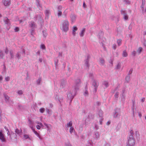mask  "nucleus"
Here are the masks:
<instances>
[{"label": "nucleus", "mask_w": 146, "mask_h": 146, "mask_svg": "<svg viewBox=\"0 0 146 146\" xmlns=\"http://www.w3.org/2000/svg\"><path fill=\"white\" fill-rule=\"evenodd\" d=\"M3 2L4 5L5 6H8L11 4L10 0H3Z\"/></svg>", "instance_id": "f8f14e48"}, {"label": "nucleus", "mask_w": 146, "mask_h": 146, "mask_svg": "<svg viewBox=\"0 0 146 146\" xmlns=\"http://www.w3.org/2000/svg\"><path fill=\"white\" fill-rule=\"evenodd\" d=\"M4 20L5 24H7L8 25H10V21L7 18H5Z\"/></svg>", "instance_id": "aec40b11"}, {"label": "nucleus", "mask_w": 146, "mask_h": 146, "mask_svg": "<svg viewBox=\"0 0 146 146\" xmlns=\"http://www.w3.org/2000/svg\"><path fill=\"white\" fill-rule=\"evenodd\" d=\"M104 146H110V145L109 143H105L104 145Z\"/></svg>", "instance_id": "e2e57ef3"}, {"label": "nucleus", "mask_w": 146, "mask_h": 146, "mask_svg": "<svg viewBox=\"0 0 146 146\" xmlns=\"http://www.w3.org/2000/svg\"><path fill=\"white\" fill-rule=\"evenodd\" d=\"M120 109L119 108H116L114 110L113 114V117L114 118L118 117L120 116Z\"/></svg>", "instance_id": "20e7f679"}, {"label": "nucleus", "mask_w": 146, "mask_h": 146, "mask_svg": "<svg viewBox=\"0 0 146 146\" xmlns=\"http://www.w3.org/2000/svg\"><path fill=\"white\" fill-rule=\"evenodd\" d=\"M80 80L79 79L77 80L75 82V85L74 86V89L76 91L78 90L80 87Z\"/></svg>", "instance_id": "39448f33"}, {"label": "nucleus", "mask_w": 146, "mask_h": 146, "mask_svg": "<svg viewBox=\"0 0 146 146\" xmlns=\"http://www.w3.org/2000/svg\"><path fill=\"white\" fill-rule=\"evenodd\" d=\"M3 79L2 76L0 75V83L1 82V81Z\"/></svg>", "instance_id": "0e129e2a"}, {"label": "nucleus", "mask_w": 146, "mask_h": 146, "mask_svg": "<svg viewBox=\"0 0 146 146\" xmlns=\"http://www.w3.org/2000/svg\"><path fill=\"white\" fill-rule=\"evenodd\" d=\"M17 93L19 95H21L23 94V92L22 90H19L17 92Z\"/></svg>", "instance_id": "49530a36"}, {"label": "nucleus", "mask_w": 146, "mask_h": 146, "mask_svg": "<svg viewBox=\"0 0 146 146\" xmlns=\"http://www.w3.org/2000/svg\"><path fill=\"white\" fill-rule=\"evenodd\" d=\"M103 112L102 110H100L98 111V114L100 118H103Z\"/></svg>", "instance_id": "6ab92c4d"}, {"label": "nucleus", "mask_w": 146, "mask_h": 146, "mask_svg": "<svg viewBox=\"0 0 146 146\" xmlns=\"http://www.w3.org/2000/svg\"><path fill=\"white\" fill-rule=\"evenodd\" d=\"M125 94H122L121 96L122 101H124L125 100Z\"/></svg>", "instance_id": "58836bf2"}, {"label": "nucleus", "mask_w": 146, "mask_h": 146, "mask_svg": "<svg viewBox=\"0 0 146 146\" xmlns=\"http://www.w3.org/2000/svg\"><path fill=\"white\" fill-rule=\"evenodd\" d=\"M3 54L2 52L0 50V58H3Z\"/></svg>", "instance_id": "8fccbe9b"}, {"label": "nucleus", "mask_w": 146, "mask_h": 146, "mask_svg": "<svg viewBox=\"0 0 146 146\" xmlns=\"http://www.w3.org/2000/svg\"><path fill=\"white\" fill-rule=\"evenodd\" d=\"M65 84L66 82L64 80H63L62 81L60 84V86L62 88H63L65 86Z\"/></svg>", "instance_id": "5701e85b"}, {"label": "nucleus", "mask_w": 146, "mask_h": 146, "mask_svg": "<svg viewBox=\"0 0 146 146\" xmlns=\"http://www.w3.org/2000/svg\"><path fill=\"white\" fill-rule=\"evenodd\" d=\"M30 127L31 128L35 134L40 139V140L42 139L40 135L38 133H37L35 130V129L33 128V127L31 125H30Z\"/></svg>", "instance_id": "9d476101"}, {"label": "nucleus", "mask_w": 146, "mask_h": 146, "mask_svg": "<svg viewBox=\"0 0 146 146\" xmlns=\"http://www.w3.org/2000/svg\"><path fill=\"white\" fill-rule=\"evenodd\" d=\"M62 9V7L61 6H59L58 7V11H61Z\"/></svg>", "instance_id": "79ce46f5"}, {"label": "nucleus", "mask_w": 146, "mask_h": 146, "mask_svg": "<svg viewBox=\"0 0 146 146\" xmlns=\"http://www.w3.org/2000/svg\"><path fill=\"white\" fill-rule=\"evenodd\" d=\"M119 94L118 92L116 93L114 96L116 98H118Z\"/></svg>", "instance_id": "4d7b16f0"}, {"label": "nucleus", "mask_w": 146, "mask_h": 146, "mask_svg": "<svg viewBox=\"0 0 146 146\" xmlns=\"http://www.w3.org/2000/svg\"><path fill=\"white\" fill-rule=\"evenodd\" d=\"M90 58V56L89 55H88L87 57V58L85 62V64L86 66L87 67H88L89 66V58Z\"/></svg>", "instance_id": "a211bd4d"}, {"label": "nucleus", "mask_w": 146, "mask_h": 146, "mask_svg": "<svg viewBox=\"0 0 146 146\" xmlns=\"http://www.w3.org/2000/svg\"><path fill=\"white\" fill-rule=\"evenodd\" d=\"M0 140L2 142H6V140L3 134L2 133V130L0 131Z\"/></svg>", "instance_id": "0eeeda50"}, {"label": "nucleus", "mask_w": 146, "mask_h": 146, "mask_svg": "<svg viewBox=\"0 0 146 146\" xmlns=\"http://www.w3.org/2000/svg\"><path fill=\"white\" fill-rule=\"evenodd\" d=\"M142 48L141 47H139L137 51L138 54H139L142 51Z\"/></svg>", "instance_id": "c85d7f7f"}, {"label": "nucleus", "mask_w": 146, "mask_h": 146, "mask_svg": "<svg viewBox=\"0 0 146 146\" xmlns=\"http://www.w3.org/2000/svg\"><path fill=\"white\" fill-rule=\"evenodd\" d=\"M22 131L21 129L19 130L18 129H16L15 130V132L17 134L20 135V134L22 133Z\"/></svg>", "instance_id": "bb28decb"}, {"label": "nucleus", "mask_w": 146, "mask_h": 146, "mask_svg": "<svg viewBox=\"0 0 146 146\" xmlns=\"http://www.w3.org/2000/svg\"><path fill=\"white\" fill-rule=\"evenodd\" d=\"M143 44L145 46H146V41L145 40H144Z\"/></svg>", "instance_id": "774afa93"}, {"label": "nucleus", "mask_w": 146, "mask_h": 146, "mask_svg": "<svg viewBox=\"0 0 146 146\" xmlns=\"http://www.w3.org/2000/svg\"><path fill=\"white\" fill-rule=\"evenodd\" d=\"M49 12L48 10H46L45 11V15H46V17H47L48 18L49 16Z\"/></svg>", "instance_id": "72a5a7b5"}, {"label": "nucleus", "mask_w": 146, "mask_h": 146, "mask_svg": "<svg viewBox=\"0 0 146 146\" xmlns=\"http://www.w3.org/2000/svg\"><path fill=\"white\" fill-rule=\"evenodd\" d=\"M23 139H29L31 140V138L27 135L24 134L23 136Z\"/></svg>", "instance_id": "b1692460"}, {"label": "nucleus", "mask_w": 146, "mask_h": 146, "mask_svg": "<svg viewBox=\"0 0 146 146\" xmlns=\"http://www.w3.org/2000/svg\"><path fill=\"white\" fill-rule=\"evenodd\" d=\"M100 137V135L99 134L98 132L97 131L94 132V137L96 139L98 140Z\"/></svg>", "instance_id": "2eb2a0df"}, {"label": "nucleus", "mask_w": 146, "mask_h": 146, "mask_svg": "<svg viewBox=\"0 0 146 146\" xmlns=\"http://www.w3.org/2000/svg\"><path fill=\"white\" fill-rule=\"evenodd\" d=\"M29 26L32 29L35 28L36 27L35 23L33 21H31L29 22Z\"/></svg>", "instance_id": "4468645a"}, {"label": "nucleus", "mask_w": 146, "mask_h": 146, "mask_svg": "<svg viewBox=\"0 0 146 146\" xmlns=\"http://www.w3.org/2000/svg\"><path fill=\"white\" fill-rule=\"evenodd\" d=\"M38 124H39V125H40V127H43V125H42V123H37Z\"/></svg>", "instance_id": "338daca9"}, {"label": "nucleus", "mask_w": 146, "mask_h": 146, "mask_svg": "<svg viewBox=\"0 0 146 146\" xmlns=\"http://www.w3.org/2000/svg\"><path fill=\"white\" fill-rule=\"evenodd\" d=\"M121 13L122 15H123V18L125 20H127L128 19V16L125 11L121 10Z\"/></svg>", "instance_id": "1a4fd4ad"}, {"label": "nucleus", "mask_w": 146, "mask_h": 146, "mask_svg": "<svg viewBox=\"0 0 146 146\" xmlns=\"http://www.w3.org/2000/svg\"><path fill=\"white\" fill-rule=\"evenodd\" d=\"M5 80L7 81H8L10 80V77L9 76H7L5 78Z\"/></svg>", "instance_id": "de8ad7c7"}, {"label": "nucleus", "mask_w": 146, "mask_h": 146, "mask_svg": "<svg viewBox=\"0 0 146 146\" xmlns=\"http://www.w3.org/2000/svg\"><path fill=\"white\" fill-rule=\"evenodd\" d=\"M69 23L68 21L65 20L62 23L61 29L64 32H67L69 30Z\"/></svg>", "instance_id": "f03ea898"}, {"label": "nucleus", "mask_w": 146, "mask_h": 146, "mask_svg": "<svg viewBox=\"0 0 146 146\" xmlns=\"http://www.w3.org/2000/svg\"><path fill=\"white\" fill-rule=\"evenodd\" d=\"M62 14V13L61 11H58V16H60Z\"/></svg>", "instance_id": "5fc2aeb1"}, {"label": "nucleus", "mask_w": 146, "mask_h": 146, "mask_svg": "<svg viewBox=\"0 0 146 146\" xmlns=\"http://www.w3.org/2000/svg\"><path fill=\"white\" fill-rule=\"evenodd\" d=\"M85 31V29L84 28H83L81 31V33H80V35L81 37H83L84 36Z\"/></svg>", "instance_id": "412c9836"}, {"label": "nucleus", "mask_w": 146, "mask_h": 146, "mask_svg": "<svg viewBox=\"0 0 146 146\" xmlns=\"http://www.w3.org/2000/svg\"><path fill=\"white\" fill-rule=\"evenodd\" d=\"M83 128V126H82V125H80L79 126V129L81 131H82Z\"/></svg>", "instance_id": "052dcab7"}, {"label": "nucleus", "mask_w": 146, "mask_h": 146, "mask_svg": "<svg viewBox=\"0 0 146 146\" xmlns=\"http://www.w3.org/2000/svg\"><path fill=\"white\" fill-rule=\"evenodd\" d=\"M92 86L94 87V93H96L97 90V88L99 86V83L97 82L95 80H93L92 83Z\"/></svg>", "instance_id": "423d86ee"}, {"label": "nucleus", "mask_w": 146, "mask_h": 146, "mask_svg": "<svg viewBox=\"0 0 146 146\" xmlns=\"http://www.w3.org/2000/svg\"><path fill=\"white\" fill-rule=\"evenodd\" d=\"M76 91L74 90L72 92H69L67 94V97L68 99L70 100L69 104H70L72 100L73 99L74 96L76 95Z\"/></svg>", "instance_id": "7ed1b4c3"}, {"label": "nucleus", "mask_w": 146, "mask_h": 146, "mask_svg": "<svg viewBox=\"0 0 146 146\" xmlns=\"http://www.w3.org/2000/svg\"><path fill=\"white\" fill-rule=\"evenodd\" d=\"M122 40L121 39H118L117 41V42L118 44V45L119 46H120Z\"/></svg>", "instance_id": "473e14b6"}, {"label": "nucleus", "mask_w": 146, "mask_h": 146, "mask_svg": "<svg viewBox=\"0 0 146 146\" xmlns=\"http://www.w3.org/2000/svg\"><path fill=\"white\" fill-rule=\"evenodd\" d=\"M95 105L97 106H99L101 105V103L99 102H96Z\"/></svg>", "instance_id": "3c124183"}, {"label": "nucleus", "mask_w": 146, "mask_h": 146, "mask_svg": "<svg viewBox=\"0 0 146 146\" xmlns=\"http://www.w3.org/2000/svg\"><path fill=\"white\" fill-rule=\"evenodd\" d=\"M29 126H30V125H31L33 126V122L30 119L29 120Z\"/></svg>", "instance_id": "864d4df0"}, {"label": "nucleus", "mask_w": 146, "mask_h": 146, "mask_svg": "<svg viewBox=\"0 0 146 146\" xmlns=\"http://www.w3.org/2000/svg\"><path fill=\"white\" fill-rule=\"evenodd\" d=\"M139 136V133L135 131V133L131 130L130 131V135L128 138V143L127 146H133L135 144V139L134 137Z\"/></svg>", "instance_id": "f257e3e1"}, {"label": "nucleus", "mask_w": 146, "mask_h": 146, "mask_svg": "<svg viewBox=\"0 0 146 146\" xmlns=\"http://www.w3.org/2000/svg\"><path fill=\"white\" fill-rule=\"evenodd\" d=\"M103 118H100V120H99V122L100 124L102 125V121H103Z\"/></svg>", "instance_id": "13d9d810"}, {"label": "nucleus", "mask_w": 146, "mask_h": 146, "mask_svg": "<svg viewBox=\"0 0 146 146\" xmlns=\"http://www.w3.org/2000/svg\"><path fill=\"white\" fill-rule=\"evenodd\" d=\"M133 107L132 108V110L133 111V116H134V111L133 106H134V104H135V102L133 100Z\"/></svg>", "instance_id": "a18cd8bd"}, {"label": "nucleus", "mask_w": 146, "mask_h": 146, "mask_svg": "<svg viewBox=\"0 0 146 146\" xmlns=\"http://www.w3.org/2000/svg\"><path fill=\"white\" fill-rule=\"evenodd\" d=\"M45 111V109L44 108H41L39 110L40 112L41 113H43Z\"/></svg>", "instance_id": "a19ab883"}, {"label": "nucleus", "mask_w": 146, "mask_h": 146, "mask_svg": "<svg viewBox=\"0 0 146 146\" xmlns=\"http://www.w3.org/2000/svg\"><path fill=\"white\" fill-rule=\"evenodd\" d=\"M4 96L5 98V100L6 102H11L12 103H13V102L12 100H10L9 98L5 94H4Z\"/></svg>", "instance_id": "ddd939ff"}, {"label": "nucleus", "mask_w": 146, "mask_h": 146, "mask_svg": "<svg viewBox=\"0 0 146 146\" xmlns=\"http://www.w3.org/2000/svg\"><path fill=\"white\" fill-rule=\"evenodd\" d=\"M69 131L71 134H72V133L74 132L75 130L73 126L70 127Z\"/></svg>", "instance_id": "7c9ffc66"}, {"label": "nucleus", "mask_w": 146, "mask_h": 146, "mask_svg": "<svg viewBox=\"0 0 146 146\" xmlns=\"http://www.w3.org/2000/svg\"><path fill=\"white\" fill-rule=\"evenodd\" d=\"M72 121H70L68 123H67L66 127L67 128H68L69 127H72Z\"/></svg>", "instance_id": "4be33fe9"}, {"label": "nucleus", "mask_w": 146, "mask_h": 146, "mask_svg": "<svg viewBox=\"0 0 146 146\" xmlns=\"http://www.w3.org/2000/svg\"><path fill=\"white\" fill-rule=\"evenodd\" d=\"M137 54V52L135 51H133L132 53H131V55L133 56H135Z\"/></svg>", "instance_id": "c03bdc74"}, {"label": "nucleus", "mask_w": 146, "mask_h": 146, "mask_svg": "<svg viewBox=\"0 0 146 146\" xmlns=\"http://www.w3.org/2000/svg\"><path fill=\"white\" fill-rule=\"evenodd\" d=\"M41 80V78H39L36 81V83L37 85H40V81Z\"/></svg>", "instance_id": "f704fd0d"}, {"label": "nucleus", "mask_w": 146, "mask_h": 146, "mask_svg": "<svg viewBox=\"0 0 146 146\" xmlns=\"http://www.w3.org/2000/svg\"><path fill=\"white\" fill-rule=\"evenodd\" d=\"M89 76L90 77L92 78V79H93V74L92 73H90V74H89Z\"/></svg>", "instance_id": "603ef678"}, {"label": "nucleus", "mask_w": 146, "mask_h": 146, "mask_svg": "<svg viewBox=\"0 0 146 146\" xmlns=\"http://www.w3.org/2000/svg\"><path fill=\"white\" fill-rule=\"evenodd\" d=\"M78 30L76 26H74L73 27L72 32V34L74 36H75L76 33V31H77Z\"/></svg>", "instance_id": "dca6fc26"}, {"label": "nucleus", "mask_w": 146, "mask_h": 146, "mask_svg": "<svg viewBox=\"0 0 146 146\" xmlns=\"http://www.w3.org/2000/svg\"><path fill=\"white\" fill-rule=\"evenodd\" d=\"M14 30L15 32H17L19 31V29L18 27H16L14 29Z\"/></svg>", "instance_id": "6e6d98bb"}, {"label": "nucleus", "mask_w": 146, "mask_h": 146, "mask_svg": "<svg viewBox=\"0 0 146 146\" xmlns=\"http://www.w3.org/2000/svg\"><path fill=\"white\" fill-rule=\"evenodd\" d=\"M121 64L120 63H118L117 65L116 68L117 69H119L121 67Z\"/></svg>", "instance_id": "4c0bfd02"}, {"label": "nucleus", "mask_w": 146, "mask_h": 146, "mask_svg": "<svg viewBox=\"0 0 146 146\" xmlns=\"http://www.w3.org/2000/svg\"><path fill=\"white\" fill-rule=\"evenodd\" d=\"M132 71H133L132 69L131 68L130 69V70H129V72L128 73V75H129L130 76V75L132 73Z\"/></svg>", "instance_id": "09e8293b"}, {"label": "nucleus", "mask_w": 146, "mask_h": 146, "mask_svg": "<svg viewBox=\"0 0 146 146\" xmlns=\"http://www.w3.org/2000/svg\"><path fill=\"white\" fill-rule=\"evenodd\" d=\"M127 53L126 50L123 51L122 53V56L123 57H126L127 56Z\"/></svg>", "instance_id": "a878e982"}, {"label": "nucleus", "mask_w": 146, "mask_h": 146, "mask_svg": "<svg viewBox=\"0 0 146 146\" xmlns=\"http://www.w3.org/2000/svg\"><path fill=\"white\" fill-rule=\"evenodd\" d=\"M102 85L104 86V88H106L109 86L108 83L106 81H104L102 83Z\"/></svg>", "instance_id": "f3484780"}, {"label": "nucleus", "mask_w": 146, "mask_h": 146, "mask_svg": "<svg viewBox=\"0 0 146 146\" xmlns=\"http://www.w3.org/2000/svg\"><path fill=\"white\" fill-rule=\"evenodd\" d=\"M42 33L43 36L45 38H46L47 35V34L46 33V31L43 30L42 31Z\"/></svg>", "instance_id": "cd10ccee"}, {"label": "nucleus", "mask_w": 146, "mask_h": 146, "mask_svg": "<svg viewBox=\"0 0 146 146\" xmlns=\"http://www.w3.org/2000/svg\"><path fill=\"white\" fill-rule=\"evenodd\" d=\"M40 48L43 50H45L46 49V47L45 45L43 44H41L40 45Z\"/></svg>", "instance_id": "ea45409f"}, {"label": "nucleus", "mask_w": 146, "mask_h": 146, "mask_svg": "<svg viewBox=\"0 0 146 146\" xmlns=\"http://www.w3.org/2000/svg\"><path fill=\"white\" fill-rule=\"evenodd\" d=\"M46 111L47 113L50 115H51L52 113V111L48 108H46Z\"/></svg>", "instance_id": "c756f323"}, {"label": "nucleus", "mask_w": 146, "mask_h": 146, "mask_svg": "<svg viewBox=\"0 0 146 146\" xmlns=\"http://www.w3.org/2000/svg\"><path fill=\"white\" fill-rule=\"evenodd\" d=\"M130 76L129 75H127L125 77V80L127 82H129L130 81Z\"/></svg>", "instance_id": "393cba45"}, {"label": "nucleus", "mask_w": 146, "mask_h": 146, "mask_svg": "<svg viewBox=\"0 0 146 146\" xmlns=\"http://www.w3.org/2000/svg\"><path fill=\"white\" fill-rule=\"evenodd\" d=\"M10 54L11 56V59L13 58V54L12 51H11L10 52Z\"/></svg>", "instance_id": "37998d69"}, {"label": "nucleus", "mask_w": 146, "mask_h": 146, "mask_svg": "<svg viewBox=\"0 0 146 146\" xmlns=\"http://www.w3.org/2000/svg\"><path fill=\"white\" fill-rule=\"evenodd\" d=\"M8 51V50L7 48H6L5 50V53L7 54Z\"/></svg>", "instance_id": "69168bd1"}, {"label": "nucleus", "mask_w": 146, "mask_h": 146, "mask_svg": "<svg viewBox=\"0 0 146 146\" xmlns=\"http://www.w3.org/2000/svg\"><path fill=\"white\" fill-rule=\"evenodd\" d=\"M112 48L114 50H115L116 48V45L115 44H113V45Z\"/></svg>", "instance_id": "bf43d9fd"}, {"label": "nucleus", "mask_w": 146, "mask_h": 146, "mask_svg": "<svg viewBox=\"0 0 146 146\" xmlns=\"http://www.w3.org/2000/svg\"><path fill=\"white\" fill-rule=\"evenodd\" d=\"M70 17L72 23H74L76 21L77 17L76 15L72 13L70 15Z\"/></svg>", "instance_id": "6e6552de"}, {"label": "nucleus", "mask_w": 146, "mask_h": 146, "mask_svg": "<svg viewBox=\"0 0 146 146\" xmlns=\"http://www.w3.org/2000/svg\"><path fill=\"white\" fill-rule=\"evenodd\" d=\"M20 53V52H18L16 55V57L18 59H19L20 58L21 55Z\"/></svg>", "instance_id": "2f4dec72"}, {"label": "nucleus", "mask_w": 146, "mask_h": 146, "mask_svg": "<svg viewBox=\"0 0 146 146\" xmlns=\"http://www.w3.org/2000/svg\"><path fill=\"white\" fill-rule=\"evenodd\" d=\"M100 62L101 64L103 65L104 63V61L103 58H101L100 60Z\"/></svg>", "instance_id": "e433bc0d"}, {"label": "nucleus", "mask_w": 146, "mask_h": 146, "mask_svg": "<svg viewBox=\"0 0 146 146\" xmlns=\"http://www.w3.org/2000/svg\"><path fill=\"white\" fill-rule=\"evenodd\" d=\"M36 127L38 129H40L41 127L40 125H37L36 126Z\"/></svg>", "instance_id": "680f3d73"}, {"label": "nucleus", "mask_w": 146, "mask_h": 146, "mask_svg": "<svg viewBox=\"0 0 146 146\" xmlns=\"http://www.w3.org/2000/svg\"><path fill=\"white\" fill-rule=\"evenodd\" d=\"M36 1L37 3V6H38V7H39L40 8H42L41 5L40 3L39 0H36Z\"/></svg>", "instance_id": "c9c22d12"}, {"label": "nucleus", "mask_w": 146, "mask_h": 146, "mask_svg": "<svg viewBox=\"0 0 146 146\" xmlns=\"http://www.w3.org/2000/svg\"><path fill=\"white\" fill-rule=\"evenodd\" d=\"M36 20H38L40 23L43 22V19L42 15H38L36 16Z\"/></svg>", "instance_id": "9b49d317"}]
</instances>
